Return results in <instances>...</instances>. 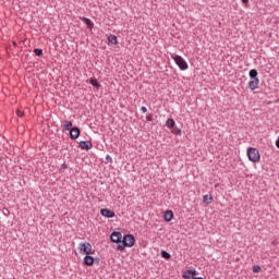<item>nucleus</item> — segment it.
<instances>
[{"mask_svg": "<svg viewBox=\"0 0 279 279\" xmlns=\"http://www.w3.org/2000/svg\"><path fill=\"white\" fill-rule=\"evenodd\" d=\"M16 114L17 117H23V111H21L20 109L16 110Z\"/></svg>", "mask_w": 279, "mask_h": 279, "instance_id": "26", "label": "nucleus"}, {"mask_svg": "<svg viewBox=\"0 0 279 279\" xmlns=\"http://www.w3.org/2000/svg\"><path fill=\"white\" fill-rule=\"evenodd\" d=\"M78 250L81 252V254H90V252H93V245H90V243H80L78 244Z\"/></svg>", "mask_w": 279, "mask_h": 279, "instance_id": "3", "label": "nucleus"}, {"mask_svg": "<svg viewBox=\"0 0 279 279\" xmlns=\"http://www.w3.org/2000/svg\"><path fill=\"white\" fill-rule=\"evenodd\" d=\"M259 271H260V266H254L253 267V272L254 274H259Z\"/></svg>", "mask_w": 279, "mask_h": 279, "instance_id": "24", "label": "nucleus"}, {"mask_svg": "<svg viewBox=\"0 0 279 279\" xmlns=\"http://www.w3.org/2000/svg\"><path fill=\"white\" fill-rule=\"evenodd\" d=\"M183 278L184 279H193L194 277H193V272L191 271V270H185L184 272H183Z\"/></svg>", "mask_w": 279, "mask_h": 279, "instance_id": "19", "label": "nucleus"}, {"mask_svg": "<svg viewBox=\"0 0 279 279\" xmlns=\"http://www.w3.org/2000/svg\"><path fill=\"white\" fill-rule=\"evenodd\" d=\"M161 256H162V258H166V259L171 258V254H169V253L166 252V251H162V252H161Z\"/></svg>", "mask_w": 279, "mask_h": 279, "instance_id": "21", "label": "nucleus"}, {"mask_svg": "<svg viewBox=\"0 0 279 279\" xmlns=\"http://www.w3.org/2000/svg\"><path fill=\"white\" fill-rule=\"evenodd\" d=\"M80 147H81V149H86V150H88V149H93V143H90V142H88V141H86V142H80Z\"/></svg>", "mask_w": 279, "mask_h": 279, "instance_id": "10", "label": "nucleus"}, {"mask_svg": "<svg viewBox=\"0 0 279 279\" xmlns=\"http://www.w3.org/2000/svg\"><path fill=\"white\" fill-rule=\"evenodd\" d=\"M80 128L74 126L70 130V138H72L73 141H76V138H80Z\"/></svg>", "mask_w": 279, "mask_h": 279, "instance_id": "5", "label": "nucleus"}, {"mask_svg": "<svg viewBox=\"0 0 279 279\" xmlns=\"http://www.w3.org/2000/svg\"><path fill=\"white\" fill-rule=\"evenodd\" d=\"M61 126L63 128L64 131H71L73 130V122L69 121V120H64L61 124Z\"/></svg>", "mask_w": 279, "mask_h": 279, "instance_id": "9", "label": "nucleus"}, {"mask_svg": "<svg viewBox=\"0 0 279 279\" xmlns=\"http://www.w3.org/2000/svg\"><path fill=\"white\" fill-rule=\"evenodd\" d=\"M124 245L126 247H134V244L136 243V239L132 234H128L123 238Z\"/></svg>", "mask_w": 279, "mask_h": 279, "instance_id": "4", "label": "nucleus"}, {"mask_svg": "<svg viewBox=\"0 0 279 279\" xmlns=\"http://www.w3.org/2000/svg\"><path fill=\"white\" fill-rule=\"evenodd\" d=\"M108 43L110 45H119V40L117 39V36H114V35H109Z\"/></svg>", "mask_w": 279, "mask_h": 279, "instance_id": "14", "label": "nucleus"}, {"mask_svg": "<svg viewBox=\"0 0 279 279\" xmlns=\"http://www.w3.org/2000/svg\"><path fill=\"white\" fill-rule=\"evenodd\" d=\"M258 84H260L259 78H251L250 82H248L250 90H256V88H258Z\"/></svg>", "mask_w": 279, "mask_h": 279, "instance_id": "6", "label": "nucleus"}, {"mask_svg": "<svg viewBox=\"0 0 279 279\" xmlns=\"http://www.w3.org/2000/svg\"><path fill=\"white\" fill-rule=\"evenodd\" d=\"M81 20H83V22L87 25V27H89V29H93L94 24L89 19L81 17Z\"/></svg>", "mask_w": 279, "mask_h": 279, "instance_id": "17", "label": "nucleus"}, {"mask_svg": "<svg viewBox=\"0 0 279 279\" xmlns=\"http://www.w3.org/2000/svg\"><path fill=\"white\" fill-rule=\"evenodd\" d=\"M95 263V258H93V256L90 255H86L84 257V265H87L88 267L93 266Z\"/></svg>", "mask_w": 279, "mask_h": 279, "instance_id": "11", "label": "nucleus"}, {"mask_svg": "<svg viewBox=\"0 0 279 279\" xmlns=\"http://www.w3.org/2000/svg\"><path fill=\"white\" fill-rule=\"evenodd\" d=\"M89 84H92V86H95V88H100L101 84H99V82L97 81V78H92L89 81Z\"/></svg>", "mask_w": 279, "mask_h": 279, "instance_id": "18", "label": "nucleus"}, {"mask_svg": "<svg viewBox=\"0 0 279 279\" xmlns=\"http://www.w3.org/2000/svg\"><path fill=\"white\" fill-rule=\"evenodd\" d=\"M165 221L169 222L173 219V211L167 210L163 215Z\"/></svg>", "mask_w": 279, "mask_h": 279, "instance_id": "12", "label": "nucleus"}, {"mask_svg": "<svg viewBox=\"0 0 279 279\" xmlns=\"http://www.w3.org/2000/svg\"><path fill=\"white\" fill-rule=\"evenodd\" d=\"M242 3H250V0H242Z\"/></svg>", "mask_w": 279, "mask_h": 279, "instance_id": "29", "label": "nucleus"}, {"mask_svg": "<svg viewBox=\"0 0 279 279\" xmlns=\"http://www.w3.org/2000/svg\"><path fill=\"white\" fill-rule=\"evenodd\" d=\"M203 202H204V204H207V205L213 204V195L206 194V195L203 197Z\"/></svg>", "mask_w": 279, "mask_h": 279, "instance_id": "15", "label": "nucleus"}, {"mask_svg": "<svg viewBox=\"0 0 279 279\" xmlns=\"http://www.w3.org/2000/svg\"><path fill=\"white\" fill-rule=\"evenodd\" d=\"M248 75H250L251 80H258V71H256V70H251L248 72Z\"/></svg>", "mask_w": 279, "mask_h": 279, "instance_id": "16", "label": "nucleus"}, {"mask_svg": "<svg viewBox=\"0 0 279 279\" xmlns=\"http://www.w3.org/2000/svg\"><path fill=\"white\" fill-rule=\"evenodd\" d=\"M125 247H128V246L125 245L124 241H122V243L118 245V250H120V252H123V250H125Z\"/></svg>", "mask_w": 279, "mask_h": 279, "instance_id": "22", "label": "nucleus"}, {"mask_svg": "<svg viewBox=\"0 0 279 279\" xmlns=\"http://www.w3.org/2000/svg\"><path fill=\"white\" fill-rule=\"evenodd\" d=\"M147 121H153L151 114L146 117Z\"/></svg>", "mask_w": 279, "mask_h": 279, "instance_id": "28", "label": "nucleus"}, {"mask_svg": "<svg viewBox=\"0 0 279 279\" xmlns=\"http://www.w3.org/2000/svg\"><path fill=\"white\" fill-rule=\"evenodd\" d=\"M166 128H168L169 130H173V128H175V120L173 119H168L166 121Z\"/></svg>", "mask_w": 279, "mask_h": 279, "instance_id": "13", "label": "nucleus"}, {"mask_svg": "<svg viewBox=\"0 0 279 279\" xmlns=\"http://www.w3.org/2000/svg\"><path fill=\"white\" fill-rule=\"evenodd\" d=\"M100 215H102V217H107L108 219H112V217H114V211H112L111 209L105 208L100 210Z\"/></svg>", "mask_w": 279, "mask_h": 279, "instance_id": "8", "label": "nucleus"}, {"mask_svg": "<svg viewBox=\"0 0 279 279\" xmlns=\"http://www.w3.org/2000/svg\"><path fill=\"white\" fill-rule=\"evenodd\" d=\"M112 243H121V239H123V234L121 232H113L110 236Z\"/></svg>", "mask_w": 279, "mask_h": 279, "instance_id": "7", "label": "nucleus"}, {"mask_svg": "<svg viewBox=\"0 0 279 279\" xmlns=\"http://www.w3.org/2000/svg\"><path fill=\"white\" fill-rule=\"evenodd\" d=\"M247 158L251 162H260V153L254 147L247 148Z\"/></svg>", "mask_w": 279, "mask_h": 279, "instance_id": "1", "label": "nucleus"}, {"mask_svg": "<svg viewBox=\"0 0 279 279\" xmlns=\"http://www.w3.org/2000/svg\"><path fill=\"white\" fill-rule=\"evenodd\" d=\"M141 112H143V114H145L147 112V107H142Z\"/></svg>", "mask_w": 279, "mask_h": 279, "instance_id": "25", "label": "nucleus"}, {"mask_svg": "<svg viewBox=\"0 0 279 279\" xmlns=\"http://www.w3.org/2000/svg\"><path fill=\"white\" fill-rule=\"evenodd\" d=\"M172 132H173V134H178L179 136L182 135V130H180V129H178V128H174V129L172 130Z\"/></svg>", "mask_w": 279, "mask_h": 279, "instance_id": "23", "label": "nucleus"}, {"mask_svg": "<svg viewBox=\"0 0 279 279\" xmlns=\"http://www.w3.org/2000/svg\"><path fill=\"white\" fill-rule=\"evenodd\" d=\"M192 272V278H195V276H197V270H191Z\"/></svg>", "mask_w": 279, "mask_h": 279, "instance_id": "27", "label": "nucleus"}, {"mask_svg": "<svg viewBox=\"0 0 279 279\" xmlns=\"http://www.w3.org/2000/svg\"><path fill=\"white\" fill-rule=\"evenodd\" d=\"M172 60H174L175 64L181 69V71H186L189 69V63L184 60V58L179 54H171Z\"/></svg>", "mask_w": 279, "mask_h": 279, "instance_id": "2", "label": "nucleus"}, {"mask_svg": "<svg viewBox=\"0 0 279 279\" xmlns=\"http://www.w3.org/2000/svg\"><path fill=\"white\" fill-rule=\"evenodd\" d=\"M34 53H35V56H38L39 58H43V49L36 48V49H34Z\"/></svg>", "mask_w": 279, "mask_h": 279, "instance_id": "20", "label": "nucleus"}]
</instances>
